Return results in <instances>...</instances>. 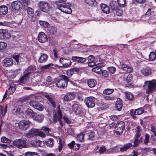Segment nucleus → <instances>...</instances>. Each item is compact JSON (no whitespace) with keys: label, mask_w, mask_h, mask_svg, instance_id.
<instances>
[{"label":"nucleus","mask_w":156,"mask_h":156,"mask_svg":"<svg viewBox=\"0 0 156 156\" xmlns=\"http://www.w3.org/2000/svg\"><path fill=\"white\" fill-rule=\"evenodd\" d=\"M62 78L57 79L55 80V85L58 88L65 89L67 85L68 77L64 75L62 76Z\"/></svg>","instance_id":"f257e3e1"},{"label":"nucleus","mask_w":156,"mask_h":156,"mask_svg":"<svg viewBox=\"0 0 156 156\" xmlns=\"http://www.w3.org/2000/svg\"><path fill=\"white\" fill-rule=\"evenodd\" d=\"M39 136L42 137H44L46 135L42 132L40 131L38 129L33 128L31 129L25 136L28 138Z\"/></svg>","instance_id":"f03ea898"},{"label":"nucleus","mask_w":156,"mask_h":156,"mask_svg":"<svg viewBox=\"0 0 156 156\" xmlns=\"http://www.w3.org/2000/svg\"><path fill=\"white\" fill-rule=\"evenodd\" d=\"M26 142L27 139L26 138H22L14 140L13 142V144L19 149H21L26 147Z\"/></svg>","instance_id":"7ed1b4c3"},{"label":"nucleus","mask_w":156,"mask_h":156,"mask_svg":"<svg viewBox=\"0 0 156 156\" xmlns=\"http://www.w3.org/2000/svg\"><path fill=\"white\" fill-rule=\"evenodd\" d=\"M58 110L57 112L53 115V121L54 122L56 123L58 120L61 127H62L63 126V123L61 120L62 118V115L59 106H58Z\"/></svg>","instance_id":"20e7f679"},{"label":"nucleus","mask_w":156,"mask_h":156,"mask_svg":"<svg viewBox=\"0 0 156 156\" xmlns=\"http://www.w3.org/2000/svg\"><path fill=\"white\" fill-rule=\"evenodd\" d=\"M144 83L145 85L148 84L147 89L146 91L147 93L152 92L156 87V80H153L151 81H145Z\"/></svg>","instance_id":"39448f33"},{"label":"nucleus","mask_w":156,"mask_h":156,"mask_svg":"<svg viewBox=\"0 0 156 156\" xmlns=\"http://www.w3.org/2000/svg\"><path fill=\"white\" fill-rule=\"evenodd\" d=\"M38 5L40 9L44 12H48L51 9L49 4L45 2L40 1Z\"/></svg>","instance_id":"423d86ee"},{"label":"nucleus","mask_w":156,"mask_h":156,"mask_svg":"<svg viewBox=\"0 0 156 156\" xmlns=\"http://www.w3.org/2000/svg\"><path fill=\"white\" fill-rule=\"evenodd\" d=\"M125 127V125L123 122L121 121L119 122L116 125L115 130L116 134L119 135H121L123 132Z\"/></svg>","instance_id":"0eeeda50"},{"label":"nucleus","mask_w":156,"mask_h":156,"mask_svg":"<svg viewBox=\"0 0 156 156\" xmlns=\"http://www.w3.org/2000/svg\"><path fill=\"white\" fill-rule=\"evenodd\" d=\"M95 98L90 96L87 97L85 100V102L87 107L91 108L94 107L95 105Z\"/></svg>","instance_id":"6e6552de"},{"label":"nucleus","mask_w":156,"mask_h":156,"mask_svg":"<svg viewBox=\"0 0 156 156\" xmlns=\"http://www.w3.org/2000/svg\"><path fill=\"white\" fill-rule=\"evenodd\" d=\"M30 122L29 121L23 120L19 123V128L21 130H25L30 126Z\"/></svg>","instance_id":"1a4fd4ad"},{"label":"nucleus","mask_w":156,"mask_h":156,"mask_svg":"<svg viewBox=\"0 0 156 156\" xmlns=\"http://www.w3.org/2000/svg\"><path fill=\"white\" fill-rule=\"evenodd\" d=\"M73 111L78 115H80L82 108L81 105L78 103H74L72 106Z\"/></svg>","instance_id":"9d476101"},{"label":"nucleus","mask_w":156,"mask_h":156,"mask_svg":"<svg viewBox=\"0 0 156 156\" xmlns=\"http://www.w3.org/2000/svg\"><path fill=\"white\" fill-rule=\"evenodd\" d=\"M39 42L41 43H44L48 41L47 35L43 32H40L37 37Z\"/></svg>","instance_id":"9b49d317"},{"label":"nucleus","mask_w":156,"mask_h":156,"mask_svg":"<svg viewBox=\"0 0 156 156\" xmlns=\"http://www.w3.org/2000/svg\"><path fill=\"white\" fill-rule=\"evenodd\" d=\"M11 6L13 9L17 10L22 9L23 7L22 3L19 1L13 2L12 3Z\"/></svg>","instance_id":"f8f14e48"},{"label":"nucleus","mask_w":156,"mask_h":156,"mask_svg":"<svg viewBox=\"0 0 156 156\" xmlns=\"http://www.w3.org/2000/svg\"><path fill=\"white\" fill-rule=\"evenodd\" d=\"M141 73L145 76H149L152 73V69L149 67L143 68L140 70Z\"/></svg>","instance_id":"ddd939ff"},{"label":"nucleus","mask_w":156,"mask_h":156,"mask_svg":"<svg viewBox=\"0 0 156 156\" xmlns=\"http://www.w3.org/2000/svg\"><path fill=\"white\" fill-rule=\"evenodd\" d=\"M144 111V110L143 108H140L135 110L133 109L130 110V114L131 115L134 117L135 115H140L142 114Z\"/></svg>","instance_id":"4468645a"},{"label":"nucleus","mask_w":156,"mask_h":156,"mask_svg":"<svg viewBox=\"0 0 156 156\" xmlns=\"http://www.w3.org/2000/svg\"><path fill=\"white\" fill-rule=\"evenodd\" d=\"M13 64L12 59L10 58H7L2 61V65L6 67H9L12 65Z\"/></svg>","instance_id":"2eb2a0df"},{"label":"nucleus","mask_w":156,"mask_h":156,"mask_svg":"<svg viewBox=\"0 0 156 156\" xmlns=\"http://www.w3.org/2000/svg\"><path fill=\"white\" fill-rule=\"evenodd\" d=\"M119 65L122 67V69L124 70L129 73L132 71V69L128 65L124 64L122 62L119 61Z\"/></svg>","instance_id":"dca6fc26"},{"label":"nucleus","mask_w":156,"mask_h":156,"mask_svg":"<svg viewBox=\"0 0 156 156\" xmlns=\"http://www.w3.org/2000/svg\"><path fill=\"white\" fill-rule=\"evenodd\" d=\"M75 97V95L74 93H70L66 95L63 98L64 100L66 101H68L72 100Z\"/></svg>","instance_id":"f3484780"},{"label":"nucleus","mask_w":156,"mask_h":156,"mask_svg":"<svg viewBox=\"0 0 156 156\" xmlns=\"http://www.w3.org/2000/svg\"><path fill=\"white\" fill-rule=\"evenodd\" d=\"M29 76L27 74L25 73L23 76L20 77L19 79L17 81V82L19 84L24 83L28 79Z\"/></svg>","instance_id":"a211bd4d"},{"label":"nucleus","mask_w":156,"mask_h":156,"mask_svg":"<svg viewBox=\"0 0 156 156\" xmlns=\"http://www.w3.org/2000/svg\"><path fill=\"white\" fill-rule=\"evenodd\" d=\"M122 100L119 98L117 99L115 103V107L118 111H120L122 108Z\"/></svg>","instance_id":"6ab92c4d"},{"label":"nucleus","mask_w":156,"mask_h":156,"mask_svg":"<svg viewBox=\"0 0 156 156\" xmlns=\"http://www.w3.org/2000/svg\"><path fill=\"white\" fill-rule=\"evenodd\" d=\"M101 8L102 11L105 13L108 14L110 12V9L108 6L104 4H102L101 5Z\"/></svg>","instance_id":"aec40b11"},{"label":"nucleus","mask_w":156,"mask_h":156,"mask_svg":"<svg viewBox=\"0 0 156 156\" xmlns=\"http://www.w3.org/2000/svg\"><path fill=\"white\" fill-rule=\"evenodd\" d=\"M48 56L46 54L43 53L39 58L38 62L40 63L45 62L48 60Z\"/></svg>","instance_id":"412c9836"},{"label":"nucleus","mask_w":156,"mask_h":156,"mask_svg":"<svg viewBox=\"0 0 156 156\" xmlns=\"http://www.w3.org/2000/svg\"><path fill=\"white\" fill-rule=\"evenodd\" d=\"M8 11V7L5 5H2L0 7V15H3L6 14Z\"/></svg>","instance_id":"4be33fe9"},{"label":"nucleus","mask_w":156,"mask_h":156,"mask_svg":"<svg viewBox=\"0 0 156 156\" xmlns=\"http://www.w3.org/2000/svg\"><path fill=\"white\" fill-rule=\"evenodd\" d=\"M44 118V115L43 114H36L34 116L33 119L39 122H43Z\"/></svg>","instance_id":"5701e85b"},{"label":"nucleus","mask_w":156,"mask_h":156,"mask_svg":"<svg viewBox=\"0 0 156 156\" xmlns=\"http://www.w3.org/2000/svg\"><path fill=\"white\" fill-rule=\"evenodd\" d=\"M72 58L74 61H76L78 62L82 63L86 62V59L85 58L77 56H73Z\"/></svg>","instance_id":"b1692460"},{"label":"nucleus","mask_w":156,"mask_h":156,"mask_svg":"<svg viewBox=\"0 0 156 156\" xmlns=\"http://www.w3.org/2000/svg\"><path fill=\"white\" fill-rule=\"evenodd\" d=\"M0 34H1L2 36L5 38H9L10 37V35L8 33V31L7 30L0 29Z\"/></svg>","instance_id":"393cba45"},{"label":"nucleus","mask_w":156,"mask_h":156,"mask_svg":"<svg viewBox=\"0 0 156 156\" xmlns=\"http://www.w3.org/2000/svg\"><path fill=\"white\" fill-rule=\"evenodd\" d=\"M132 146V144L131 143H128L126 144L120 148V151L121 152H123L126 151L129 148Z\"/></svg>","instance_id":"a878e982"},{"label":"nucleus","mask_w":156,"mask_h":156,"mask_svg":"<svg viewBox=\"0 0 156 156\" xmlns=\"http://www.w3.org/2000/svg\"><path fill=\"white\" fill-rule=\"evenodd\" d=\"M36 69V67L34 65H31L29 66L27 69L25 71L26 74L29 76L30 73L35 70Z\"/></svg>","instance_id":"bb28decb"},{"label":"nucleus","mask_w":156,"mask_h":156,"mask_svg":"<svg viewBox=\"0 0 156 156\" xmlns=\"http://www.w3.org/2000/svg\"><path fill=\"white\" fill-rule=\"evenodd\" d=\"M87 83L89 87L90 88L94 87L97 84L96 81L93 79H90L88 80Z\"/></svg>","instance_id":"cd10ccee"},{"label":"nucleus","mask_w":156,"mask_h":156,"mask_svg":"<svg viewBox=\"0 0 156 156\" xmlns=\"http://www.w3.org/2000/svg\"><path fill=\"white\" fill-rule=\"evenodd\" d=\"M25 113L27 115L33 119L35 116V113L31 109L28 108L25 111Z\"/></svg>","instance_id":"c85d7f7f"},{"label":"nucleus","mask_w":156,"mask_h":156,"mask_svg":"<svg viewBox=\"0 0 156 156\" xmlns=\"http://www.w3.org/2000/svg\"><path fill=\"white\" fill-rule=\"evenodd\" d=\"M7 111V107L6 106L5 107H3L2 106H0V116H4Z\"/></svg>","instance_id":"c756f323"},{"label":"nucleus","mask_w":156,"mask_h":156,"mask_svg":"<svg viewBox=\"0 0 156 156\" xmlns=\"http://www.w3.org/2000/svg\"><path fill=\"white\" fill-rule=\"evenodd\" d=\"M45 97L48 99L52 106L54 107L55 108L56 107L55 102L52 98L49 95H45Z\"/></svg>","instance_id":"7c9ffc66"},{"label":"nucleus","mask_w":156,"mask_h":156,"mask_svg":"<svg viewBox=\"0 0 156 156\" xmlns=\"http://www.w3.org/2000/svg\"><path fill=\"white\" fill-rule=\"evenodd\" d=\"M54 82L52 81L51 77L50 76H48L46 78L45 85L46 86H48L52 84Z\"/></svg>","instance_id":"2f4dec72"},{"label":"nucleus","mask_w":156,"mask_h":156,"mask_svg":"<svg viewBox=\"0 0 156 156\" xmlns=\"http://www.w3.org/2000/svg\"><path fill=\"white\" fill-rule=\"evenodd\" d=\"M86 3L91 6H95L96 5V2L95 0H84Z\"/></svg>","instance_id":"473e14b6"},{"label":"nucleus","mask_w":156,"mask_h":156,"mask_svg":"<svg viewBox=\"0 0 156 156\" xmlns=\"http://www.w3.org/2000/svg\"><path fill=\"white\" fill-rule=\"evenodd\" d=\"M156 58V54L155 52L152 51L151 52L149 55V60L150 61L154 60Z\"/></svg>","instance_id":"72a5a7b5"},{"label":"nucleus","mask_w":156,"mask_h":156,"mask_svg":"<svg viewBox=\"0 0 156 156\" xmlns=\"http://www.w3.org/2000/svg\"><path fill=\"white\" fill-rule=\"evenodd\" d=\"M16 87L15 85H11L7 91L8 93L10 94H12L15 91Z\"/></svg>","instance_id":"f704fd0d"},{"label":"nucleus","mask_w":156,"mask_h":156,"mask_svg":"<svg viewBox=\"0 0 156 156\" xmlns=\"http://www.w3.org/2000/svg\"><path fill=\"white\" fill-rule=\"evenodd\" d=\"M25 156H39L37 152L28 151L25 154Z\"/></svg>","instance_id":"c9c22d12"},{"label":"nucleus","mask_w":156,"mask_h":156,"mask_svg":"<svg viewBox=\"0 0 156 156\" xmlns=\"http://www.w3.org/2000/svg\"><path fill=\"white\" fill-rule=\"evenodd\" d=\"M27 11L28 17L30 18H32L34 14L33 9L29 7L27 9Z\"/></svg>","instance_id":"e433bc0d"},{"label":"nucleus","mask_w":156,"mask_h":156,"mask_svg":"<svg viewBox=\"0 0 156 156\" xmlns=\"http://www.w3.org/2000/svg\"><path fill=\"white\" fill-rule=\"evenodd\" d=\"M12 57L15 60L17 64H18L21 58L20 55V54H14L12 56Z\"/></svg>","instance_id":"4c0bfd02"},{"label":"nucleus","mask_w":156,"mask_h":156,"mask_svg":"<svg viewBox=\"0 0 156 156\" xmlns=\"http://www.w3.org/2000/svg\"><path fill=\"white\" fill-rule=\"evenodd\" d=\"M39 23L41 26L45 28H48L50 26V24L46 21L40 20Z\"/></svg>","instance_id":"58836bf2"},{"label":"nucleus","mask_w":156,"mask_h":156,"mask_svg":"<svg viewBox=\"0 0 156 156\" xmlns=\"http://www.w3.org/2000/svg\"><path fill=\"white\" fill-rule=\"evenodd\" d=\"M85 133H82L77 135L76 137L77 139L80 141H83L84 140V137Z\"/></svg>","instance_id":"ea45409f"},{"label":"nucleus","mask_w":156,"mask_h":156,"mask_svg":"<svg viewBox=\"0 0 156 156\" xmlns=\"http://www.w3.org/2000/svg\"><path fill=\"white\" fill-rule=\"evenodd\" d=\"M125 95L126 98L129 100H132L134 98L133 95L130 92H126Z\"/></svg>","instance_id":"a19ab883"},{"label":"nucleus","mask_w":156,"mask_h":156,"mask_svg":"<svg viewBox=\"0 0 156 156\" xmlns=\"http://www.w3.org/2000/svg\"><path fill=\"white\" fill-rule=\"evenodd\" d=\"M136 133L135 137L139 138L140 135V133H141V129L139 126H137L136 127Z\"/></svg>","instance_id":"79ce46f5"},{"label":"nucleus","mask_w":156,"mask_h":156,"mask_svg":"<svg viewBox=\"0 0 156 156\" xmlns=\"http://www.w3.org/2000/svg\"><path fill=\"white\" fill-rule=\"evenodd\" d=\"M113 91L114 90L113 89L107 88L105 89L103 92L105 94L109 95L112 93Z\"/></svg>","instance_id":"37998d69"},{"label":"nucleus","mask_w":156,"mask_h":156,"mask_svg":"<svg viewBox=\"0 0 156 156\" xmlns=\"http://www.w3.org/2000/svg\"><path fill=\"white\" fill-rule=\"evenodd\" d=\"M1 140L2 142L5 143L9 144L11 142V140L9 139L5 136L2 137L1 138Z\"/></svg>","instance_id":"c03bdc74"},{"label":"nucleus","mask_w":156,"mask_h":156,"mask_svg":"<svg viewBox=\"0 0 156 156\" xmlns=\"http://www.w3.org/2000/svg\"><path fill=\"white\" fill-rule=\"evenodd\" d=\"M92 71L98 73V74H101V69L99 68L98 67L94 68L92 69Z\"/></svg>","instance_id":"a18cd8bd"},{"label":"nucleus","mask_w":156,"mask_h":156,"mask_svg":"<svg viewBox=\"0 0 156 156\" xmlns=\"http://www.w3.org/2000/svg\"><path fill=\"white\" fill-rule=\"evenodd\" d=\"M53 140L51 139H50L47 141L46 144L47 146L51 147L53 145Z\"/></svg>","instance_id":"49530a36"},{"label":"nucleus","mask_w":156,"mask_h":156,"mask_svg":"<svg viewBox=\"0 0 156 156\" xmlns=\"http://www.w3.org/2000/svg\"><path fill=\"white\" fill-rule=\"evenodd\" d=\"M71 63L72 62L71 61L66 59V61H65V62H64L62 66L64 67H69L71 65Z\"/></svg>","instance_id":"de8ad7c7"},{"label":"nucleus","mask_w":156,"mask_h":156,"mask_svg":"<svg viewBox=\"0 0 156 156\" xmlns=\"http://www.w3.org/2000/svg\"><path fill=\"white\" fill-rule=\"evenodd\" d=\"M38 102H39V101H36L34 100H31L30 101L29 103L30 106L34 108L37 104L38 103Z\"/></svg>","instance_id":"09e8293b"},{"label":"nucleus","mask_w":156,"mask_h":156,"mask_svg":"<svg viewBox=\"0 0 156 156\" xmlns=\"http://www.w3.org/2000/svg\"><path fill=\"white\" fill-rule=\"evenodd\" d=\"M7 46V44L4 42H0V50L5 48Z\"/></svg>","instance_id":"8fccbe9b"},{"label":"nucleus","mask_w":156,"mask_h":156,"mask_svg":"<svg viewBox=\"0 0 156 156\" xmlns=\"http://www.w3.org/2000/svg\"><path fill=\"white\" fill-rule=\"evenodd\" d=\"M54 65L52 63H49L47 65L43 66L42 68V69H50L53 67Z\"/></svg>","instance_id":"3c124183"},{"label":"nucleus","mask_w":156,"mask_h":156,"mask_svg":"<svg viewBox=\"0 0 156 156\" xmlns=\"http://www.w3.org/2000/svg\"><path fill=\"white\" fill-rule=\"evenodd\" d=\"M108 70L109 73H113L116 70V68L113 66L110 67L108 68Z\"/></svg>","instance_id":"603ef678"},{"label":"nucleus","mask_w":156,"mask_h":156,"mask_svg":"<svg viewBox=\"0 0 156 156\" xmlns=\"http://www.w3.org/2000/svg\"><path fill=\"white\" fill-rule=\"evenodd\" d=\"M34 108L40 111H43L44 109V108L42 106L39 105L38 103L37 104Z\"/></svg>","instance_id":"864d4df0"},{"label":"nucleus","mask_w":156,"mask_h":156,"mask_svg":"<svg viewBox=\"0 0 156 156\" xmlns=\"http://www.w3.org/2000/svg\"><path fill=\"white\" fill-rule=\"evenodd\" d=\"M102 75L105 78H107L108 76V72L106 70H104L101 71Z\"/></svg>","instance_id":"5fc2aeb1"},{"label":"nucleus","mask_w":156,"mask_h":156,"mask_svg":"<svg viewBox=\"0 0 156 156\" xmlns=\"http://www.w3.org/2000/svg\"><path fill=\"white\" fill-rule=\"evenodd\" d=\"M106 150L105 147H102L100 148L99 153L100 154H104L106 151Z\"/></svg>","instance_id":"6e6d98bb"},{"label":"nucleus","mask_w":156,"mask_h":156,"mask_svg":"<svg viewBox=\"0 0 156 156\" xmlns=\"http://www.w3.org/2000/svg\"><path fill=\"white\" fill-rule=\"evenodd\" d=\"M117 1L120 6H123L125 3V0H117Z\"/></svg>","instance_id":"4d7b16f0"},{"label":"nucleus","mask_w":156,"mask_h":156,"mask_svg":"<svg viewBox=\"0 0 156 156\" xmlns=\"http://www.w3.org/2000/svg\"><path fill=\"white\" fill-rule=\"evenodd\" d=\"M67 75L69 77H70L73 73V71L72 69L67 70L66 72Z\"/></svg>","instance_id":"13d9d810"},{"label":"nucleus","mask_w":156,"mask_h":156,"mask_svg":"<svg viewBox=\"0 0 156 156\" xmlns=\"http://www.w3.org/2000/svg\"><path fill=\"white\" fill-rule=\"evenodd\" d=\"M21 108L19 106L16 107L13 109V112L17 114L18 113L21 112Z\"/></svg>","instance_id":"bf43d9fd"},{"label":"nucleus","mask_w":156,"mask_h":156,"mask_svg":"<svg viewBox=\"0 0 156 156\" xmlns=\"http://www.w3.org/2000/svg\"><path fill=\"white\" fill-rule=\"evenodd\" d=\"M133 80V76L131 74H129L126 77V81L127 83L130 82Z\"/></svg>","instance_id":"052dcab7"},{"label":"nucleus","mask_w":156,"mask_h":156,"mask_svg":"<svg viewBox=\"0 0 156 156\" xmlns=\"http://www.w3.org/2000/svg\"><path fill=\"white\" fill-rule=\"evenodd\" d=\"M41 130L46 133H48L51 131L50 129L45 126L42 127L41 128Z\"/></svg>","instance_id":"680f3d73"},{"label":"nucleus","mask_w":156,"mask_h":156,"mask_svg":"<svg viewBox=\"0 0 156 156\" xmlns=\"http://www.w3.org/2000/svg\"><path fill=\"white\" fill-rule=\"evenodd\" d=\"M119 116L115 115H112L110 116V119L114 121L117 120L119 119Z\"/></svg>","instance_id":"e2e57ef3"},{"label":"nucleus","mask_w":156,"mask_h":156,"mask_svg":"<svg viewBox=\"0 0 156 156\" xmlns=\"http://www.w3.org/2000/svg\"><path fill=\"white\" fill-rule=\"evenodd\" d=\"M87 60L89 62H93L94 59V57L93 55H90L87 58Z\"/></svg>","instance_id":"0e129e2a"},{"label":"nucleus","mask_w":156,"mask_h":156,"mask_svg":"<svg viewBox=\"0 0 156 156\" xmlns=\"http://www.w3.org/2000/svg\"><path fill=\"white\" fill-rule=\"evenodd\" d=\"M63 119L68 124L70 123L71 122L70 119L66 116H64L63 117Z\"/></svg>","instance_id":"69168bd1"},{"label":"nucleus","mask_w":156,"mask_h":156,"mask_svg":"<svg viewBox=\"0 0 156 156\" xmlns=\"http://www.w3.org/2000/svg\"><path fill=\"white\" fill-rule=\"evenodd\" d=\"M149 140V136L148 134H146L145 135V139L144 140V143L145 144H147Z\"/></svg>","instance_id":"338daca9"},{"label":"nucleus","mask_w":156,"mask_h":156,"mask_svg":"<svg viewBox=\"0 0 156 156\" xmlns=\"http://www.w3.org/2000/svg\"><path fill=\"white\" fill-rule=\"evenodd\" d=\"M123 13L122 11L120 9H117L116 11V14L118 16H121Z\"/></svg>","instance_id":"774afa93"}]
</instances>
